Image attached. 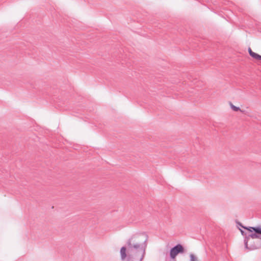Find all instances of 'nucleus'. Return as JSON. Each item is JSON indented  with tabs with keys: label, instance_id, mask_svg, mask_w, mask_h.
Masks as SVG:
<instances>
[{
	"label": "nucleus",
	"instance_id": "6e6552de",
	"mask_svg": "<svg viewBox=\"0 0 261 261\" xmlns=\"http://www.w3.org/2000/svg\"><path fill=\"white\" fill-rule=\"evenodd\" d=\"M248 239H246V241H245V247L246 248H248Z\"/></svg>",
	"mask_w": 261,
	"mask_h": 261
},
{
	"label": "nucleus",
	"instance_id": "7ed1b4c3",
	"mask_svg": "<svg viewBox=\"0 0 261 261\" xmlns=\"http://www.w3.org/2000/svg\"><path fill=\"white\" fill-rule=\"evenodd\" d=\"M184 252V249L183 247L181 245L178 244L171 249L170 252V257L174 259L178 253H183Z\"/></svg>",
	"mask_w": 261,
	"mask_h": 261
},
{
	"label": "nucleus",
	"instance_id": "423d86ee",
	"mask_svg": "<svg viewBox=\"0 0 261 261\" xmlns=\"http://www.w3.org/2000/svg\"><path fill=\"white\" fill-rule=\"evenodd\" d=\"M228 104L232 111L234 112H242V111L241 110L239 107L234 105L231 102H229Z\"/></svg>",
	"mask_w": 261,
	"mask_h": 261
},
{
	"label": "nucleus",
	"instance_id": "39448f33",
	"mask_svg": "<svg viewBox=\"0 0 261 261\" xmlns=\"http://www.w3.org/2000/svg\"><path fill=\"white\" fill-rule=\"evenodd\" d=\"M120 255L121 258L122 260H124L127 255H126V248L125 247H122L120 249Z\"/></svg>",
	"mask_w": 261,
	"mask_h": 261
},
{
	"label": "nucleus",
	"instance_id": "f03ea898",
	"mask_svg": "<svg viewBox=\"0 0 261 261\" xmlns=\"http://www.w3.org/2000/svg\"><path fill=\"white\" fill-rule=\"evenodd\" d=\"M240 225L243 227V228L247 230L250 232H252L253 231H255V233H251L250 234V237L252 239H257L259 238L258 234H261V226L257 227H245L243 226L241 224H240Z\"/></svg>",
	"mask_w": 261,
	"mask_h": 261
},
{
	"label": "nucleus",
	"instance_id": "20e7f679",
	"mask_svg": "<svg viewBox=\"0 0 261 261\" xmlns=\"http://www.w3.org/2000/svg\"><path fill=\"white\" fill-rule=\"evenodd\" d=\"M248 52L251 57H252L254 59L257 60H261V56L257 54V53L253 51L250 48H248Z\"/></svg>",
	"mask_w": 261,
	"mask_h": 261
},
{
	"label": "nucleus",
	"instance_id": "f257e3e1",
	"mask_svg": "<svg viewBox=\"0 0 261 261\" xmlns=\"http://www.w3.org/2000/svg\"><path fill=\"white\" fill-rule=\"evenodd\" d=\"M131 254L129 255L128 261H142L143 252L139 249V243L135 238L130 239L127 242Z\"/></svg>",
	"mask_w": 261,
	"mask_h": 261
},
{
	"label": "nucleus",
	"instance_id": "1a4fd4ad",
	"mask_svg": "<svg viewBox=\"0 0 261 261\" xmlns=\"http://www.w3.org/2000/svg\"><path fill=\"white\" fill-rule=\"evenodd\" d=\"M239 230L241 231L242 234V235H244V231L243 230H242L241 229H240V228L239 229Z\"/></svg>",
	"mask_w": 261,
	"mask_h": 261
},
{
	"label": "nucleus",
	"instance_id": "0eeeda50",
	"mask_svg": "<svg viewBox=\"0 0 261 261\" xmlns=\"http://www.w3.org/2000/svg\"><path fill=\"white\" fill-rule=\"evenodd\" d=\"M190 259L191 261H198L197 257L195 256L194 254H190Z\"/></svg>",
	"mask_w": 261,
	"mask_h": 261
}]
</instances>
